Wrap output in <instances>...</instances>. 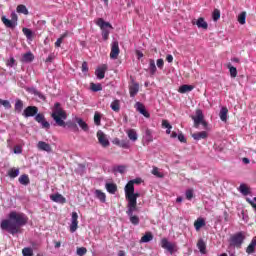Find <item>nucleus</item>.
Instances as JSON below:
<instances>
[{
    "instance_id": "nucleus-1",
    "label": "nucleus",
    "mask_w": 256,
    "mask_h": 256,
    "mask_svg": "<svg viewBox=\"0 0 256 256\" xmlns=\"http://www.w3.org/2000/svg\"><path fill=\"white\" fill-rule=\"evenodd\" d=\"M28 221L29 217L23 212L11 211L8 214V218L1 221L0 228L2 231L10 233V235H17L19 229L25 227Z\"/></svg>"
},
{
    "instance_id": "nucleus-2",
    "label": "nucleus",
    "mask_w": 256,
    "mask_h": 256,
    "mask_svg": "<svg viewBox=\"0 0 256 256\" xmlns=\"http://www.w3.org/2000/svg\"><path fill=\"white\" fill-rule=\"evenodd\" d=\"M58 127H65V119H67V113L61 108V103L56 102L53 107L51 115Z\"/></svg>"
},
{
    "instance_id": "nucleus-3",
    "label": "nucleus",
    "mask_w": 256,
    "mask_h": 256,
    "mask_svg": "<svg viewBox=\"0 0 256 256\" xmlns=\"http://www.w3.org/2000/svg\"><path fill=\"white\" fill-rule=\"evenodd\" d=\"M96 25L100 27L102 31V38L104 41L109 40V35L111 33V29H113V25L109 22H105L103 18H98L96 21Z\"/></svg>"
},
{
    "instance_id": "nucleus-4",
    "label": "nucleus",
    "mask_w": 256,
    "mask_h": 256,
    "mask_svg": "<svg viewBox=\"0 0 256 256\" xmlns=\"http://www.w3.org/2000/svg\"><path fill=\"white\" fill-rule=\"evenodd\" d=\"M243 241H245V234H243V232H238L230 237L229 245L230 247H236L237 249H241Z\"/></svg>"
},
{
    "instance_id": "nucleus-5",
    "label": "nucleus",
    "mask_w": 256,
    "mask_h": 256,
    "mask_svg": "<svg viewBox=\"0 0 256 256\" xmlns=\"http://www.w3.org/2000/svg\"><path fill=\"white\" fill-rule=\"evenodd\" d=\"M161 247L162 249H166L170 255H173L177 251V244L169 242L167 238L161 240Z\"/></svg>"
},
{
    "instance_id": "nucleus-6",
    "label": "nucleus",
    "mask_w": 256,
    "mask_h": 256,
    "mask_svg": "<svg viewBox=\"0 0 256 256\" xmlns=\"http://www.w3.org/2000/svg\"><path fill=\"white\" fill-rule=\"evenodd\" d=\"M124 191L127 201H133L134 203H137V199L141 197V194L135 193V188H132V191H130L129 188H124Z\"/></svg>"
},
{
    "instance_id": "nucleus-7",
    "label": "nucleus",
    "mask_w": 256,
    "mask_h": 256,
    "mask_svg": "<svg viewBox=\"0 0 256 256\" xmlns=\"http://www.w3.org/2000/svg\"><path fill=\"white\" fill-rule=\"evenodd\" d=\"M204 119L205 116L203 115V111L201 109L196 110L195 116H192L195 129H199V125H201V122H203Z\"/></svg>"
},
{
    "instance_id": "nucleus-8",
    "label": "nucleus",
    "mask_w": 256,
    "mask_h": 256,
    "mask_svg": "<svg viewBox=\"0 0 256 256\" xmlns=\"http://www.w3.org/2000/svg\"><path fill=\"white\" fill-rule=\"evenodd\" d=\"M37 113H39V108L36 106H28L24 109L22 115L27 119L29 117H35Z\"/></svg>"
},
{
    "instance_id": "nucleus-9",
    "label": "nucleus",
    "mask_w": 256,
    "mask_h": 256,
    "mask_svg": "<svg viewBox=\"0 0 256 256\" xmlns=\"http://www.w3.org/2000/svg\"><path fill=\"white\" fill-rule=\"evenodd\" d=\"M119 42L113 41L111 44V52H110V58L111 59H117L119 57Z\"/></svg>"
},
{
    "instance_id": "nucleus-10",
    "label": "nucleus",
    "mask_w": 256,
    "mask_h": 256,
    "mask_svg": "<svg viewBox=\"0 0 256 256\" xmlns=\"http://www.w3.org/2000/svg\"><path fill=\"white\" fill-rule=\"evenodd\" d=\"M77 219H79V215L77 214V212H72L71 225H70L71 233H75V231H77V228L79 225V221Z\"/></svg>"
},
{
    "instance_id": "nucleus-11",
    "label": "nucleus",
    "mask_w": 256,
    "mask_h": 256,
    "mask_svg": "<svg viewBox=\"0 0 256 256\" xmlns=\"http://www.w3.org/2000/svg\"><path fill=\"white\" fill-rule=\"evenodd\" d=\"M97 137L102 147H109V139H107V136L105 135V133H103V131L99 130L97 132Z\"/></svg>"
},
{
    "instance_id": "nucleus-12",
    "label": "nucleus",
    "mask_w": 256,
    "mask_h": 256,
    "mask_svg": "<svg viewBox=\"0 0 256 256\" xmlns=\"http://www.w3.org/2000/svg\"><path fill=\"white\" fill-rule=\"evenodd\" d=\"M193 25H196L198 29H204L207 30L209 29V24L205 21V18L200 17L197 19V21H192Z\"/></svg>"
},
{
    "instance_id": "nucleus-13",
    "label": "nucleus",
    "mask_w": 256,
    "mask_h": 256,
    "mask_svg": "<svg viewBox=\"0 0 256 256\" xmlns=\"http://www.w3.org/2000/svg\"><path fill=\"white\" fill-rule=\"evenodd\" d=\"M50 199L51 201H53L54 203H60L63 205V203H67V199H65V197H63V195L56 193V194H51L50 195Z\"/></svg>"
},
{
    "instance_id": "nucleus-14",
    "label": "nucleus",
    "mask_w": 256,
    "mask_h": 256,
    "mask_svg": "<svg viewBox=\"0 0 256 256\" xmlns=\"http://www.w3.org/2000/svg\"><path fill=\"white\" fill-rule=\"evenodd\" d=\"M129 93L130 97H135L137 93H139V83L132 81V83L129 85Z\"/></svg>"
},
{
    "instance_id": "nucleus-15",
    "label": "nucleus",
    "mask_w": 256,
    "mask_h": 256,
    "mask_svg": "<svg viewBox=\"0 0 256 256\" xmlns=\"http://www.w3.org/2000/svg\"><path fill=\"white\" fill-rule=\"evenodd\" d=\"M105 71H107V64L98 67L95 71L97 79H105Z\"/></svg>"
},
{
    "instance_id": "nucleus-16",
    "label": "nucleus",
    "mask_w": 256,
    "mask_h": 256,
    "mask_svg": "<svg viewBox=\"0 0 256 256\" xmlns=\"http://www.w3.org/2000/svg\"><path fill=\"white\" fill-rule=\"evenodd\" d=\"M142 179L141 178H136L133 180H130L124 189H129V191H133V189H135V185H140V183H142Z\"/></svg>"
},
{
    "instance_id": "nucleus-17",
    "label": "nucleus",
    "mask_w": 256,
    "mask_h": 256,
    "mask_svg": "<svg viewBox=\"0 0 256 256\" xmlns=\"http://www.w3.org/2000/svg\"><path fill=\"white\" fill-rule=\"evenodd\" d=\"M135 108L137 111H139L141 113V115H143L144 117L149 118V112H147V110H145V105H143V103L141 102H136L135 104Z\"/></svg>"
},
{
    "instance_id": "nucleus-18",
    "label": "nucleus",
    "mask_w": 256,
    "mask_h": 256,
    "mask_svg": "<svg viewBox=\"0 0 256 256\" xmlns=\"http://www.w3.org/2000/svg\"><path fill=\"white\" fill-rule=\"evenodd\" d=\"M27 91L29 93H31L32 95H35L36 97H38V99H41V101H45V99H46V97L43 95V93L38 91L35 87H30L27 89Z\"/></svg>"
},
{
    "instance_id": "nucleus-19",
    "label": "nucleus",
    "mask_w": 256,
    "mask_h": 256,
    "mask_svg": "<svg viewBox=\"0 0 256 256\" xmlns=\"http://www.w3.org/2000/svg\"><path fill=\"white\" fill-rule=\"evenodd\" d=\"M137 210V202L128 200V209L126 211L127 215H133L135 211Z\"/></svg>"
},
{
    "instance_id": "nucleus-20",
    "label": "nucleus",
    "mask_w": 256,
    "mask_h": 256,
    "mask_svg": "<svg viewBox=\"0 0 256 256\" xmlns=\"http://www.w3.org/2000/svg\"><path fill=\"white\" fill-rule=\"evenodd\" d=\"M192 137L195 141H201V139H207V137H209V134L207 133V131L196 132L192 134Z\"/></svg>"
},
{
    "instance_id": "nucleus-21",
    "label": "nucleus",
    "mask_w": 256,
    "mask_h": 256,
    "mask_svg": "<svg viewBox=\"0 0 256 256\" xmlns=\"http://www.w3.org/2000/svg\"><path fill=\"white\" fill-rule=\"evenodd\" d=\"M37 147L40 151H46V153H51V145L46 142L39 141Z\"/></svg>"
},
{
    "instance_id": "nucleus-22",
    "label": "nucleus",
    "mask_w": 256,
    "mask_h": 256,
    "mask_svg": "<svg viewBox=\"0 0 256 256\" xmlns=\"http://www.w3.org/2000/svg\"><path fill=\"white\" fill-rule=\"evenodd\" d=\"M106 191L111 195H115L117 193V184L115 183H106L105 184Z\"/></svg>"
},
{
    "instance_id": "nucleus-23",
    "label": "nucleus",
    "mask_w": 256,
    "mask_h": 256,
    "mask_svg": "<svg viewBox=\"0 0 256 256\" xmlns=\"http://www.w3.org/2000/svg\"><path fill=\"white\" fill-rule=\"evenodd\" d=\"M255 247H256V236L251 240L250 244L246 248V253H248V255H252V253H255Z\"/></svg>"
},
{
    "instance_id": "nucleus-24",
    "label": "nucleus",
    "mask_w": 256,
    "mask_h": 256,
    "mask_svg": "<svg viewBox=\"0 0 256 256\" xmlns=\"http://www.w3.org/2000/svg\"><path fill=\"white\" fill-rule=\"evenodd\" d=\"M238 191L244 195V197H247V195H251V190L247 187L246 184H240Z\"/></svg>"
},
{
    "instance_id": "nucleus-25",
    "label": "nucleus",
    "mask_w": 256,
    "mask_h": 256,
    "mask_svg": "<svg viewBox=\"0 0 256 256\" xmlns=\"http://www.w3.org/2000/svg\"><path fill=\"white\" fill-rule=\"evenodd\" d=\"M1 21L8 29H15L16 27L15 22H12L11 20L7 19V17L5 16H2Z\"/></svg>"
},
{
    "instance_id": "nucleus-26",
    "label": "nucleus",
    "mask_w": 256,
    "mask_h": 256,
    "mask_svg": "<svg viewBox=\"0 0 256 256\" xmlns=\"http://www.w3.org/2000/svg\"><path fill=\"white\" fill-rule=\"evenodd\" d=\"M197 248L199 249L200 253L205 255L206 250H207V244H205V241L203 239L198 240Z\"/></svg>"
},
{
    "instance_id": "nucleus-27",
    "label": "nucleus",
    "mask_w": 256,
    "mask_h": 256,
    "mask_svg": "<svg viewBox=\"0 0 256 256\" xmlns=\"http://www.w3.org/2000/svg\"><path fill=\"white\" fill-rule=\"evenodd\" d=\"M35 59V56H33V53L27 52L22 56V63H31Z\"/></svg>"
},
{
    "instance_id": "nucleus-28",
    "label": "nucleus",
    "mask_w": 256,
    "mask_h": 256,
    "mask_svg": "<svg viewBox=\"0 0 256 256\" xmlns=\"http://www.w3.org/2000/svg\"><path fill=\"white\" fill-rule=\"evenodd\" d=\"M14 110L16 113H21V111H23V100L16 99L14 104Z\"/></svg>"
},
{
    "instance_id": "nucleus-29",
    "label": "nucleus",
    "mask_w": 256,
    "mask_h": 256,
    "mask_svg": "<svg viewBox=\"0 0 256 256\" xmlns=\"http://www.w3.org/2000/svg\"><path fill=\"white\" fill-rule=\"evenodd\" d=\"M229 113V109H227V107H222L219 113V117L221 119V121H223L224 123L227 121V114Z\"/></svg>"
},
{
    "instance_id": "nucleus-30",
    "label": "nucleus",
    "mask_w": 256,
    "mask_h": 256,
    "mask_svg": "<svg viewBox=\"0 0 256 256\" xmlns=\"http://www.w3.org/2000/svg\"><path fill=\"white\" fill-rule=\"evenodd\" d=\"M143 140L145 141V143H152V141H153V133L151 132V130L147 129L145 131V134L143 136Z\"/></svg>"
},
{
    "instance_id": "nucleus-31",
    "label": "nucleus",
    "mask_w": 256,
    "mask_h": 256,
    "mask_svg": "<svg viewBox=\"0 0 256 256\" xmlns=\"http://www.w3.org/2000/svg\"><path fill=\"white\" fill-rule=\"evenodd\" d=\"M194 227H195L196 231H200L201 227H205V219H203V218H198V219L194 222Z\"/></svg>"
},
{
    "instance_id": "nucleus-32",
    "label": "nucleus",
    "mask_w": 256,
    "mask_h": 256,
    "mask_svg": "<svg viewBox=\"0 0 256 256\" xmlns=\"http://www.w3.org/2000/svg\"><path fill=\"white\" fill-rule=\"evenodd\" d=\"M149 73L150 75H154L155 73H157V66L155 65V60L150 59L149 60Z\"/></svg>"
},
{
    "instance_id": "nucleus-33",
    "label": "nucleus",
    "mask_w": 256,
    "mask_h": 256,
    "mask_svg": "<svg viewBox=\"0 0 256 256\" xmlns=\"http://www.w3.org/2000/svg\"><path fill=\"white\" fill-rule=\"evenodd\" d=\"M150 241H153V234L151 232H147L142 236L140 243H149Z\"/></svg>"
},
{
    "instance_id": "nucleus-34",
    "label": "nucleus",
    "mask_w": 256,
    "mask_h": 256,
    "mask_svg": "<svg viewBox=\"0 0 256 256\" xmlns=\"http://www.w3.org/2000/svg\"><path fill=\"white\" fill-rule=\"evenodd\" d=\"M110 108L112 109V111H115L116 113H119V111L121 110V104L119 103V100H114L110 104Z\"/></svg>"
},
{
    "instance_id": "nucleus-35",
    "label": "nucleus",
    "mask_w": 256,
    "mask_h": 256,
    "mask_svg": "<svg viewBox=\"0 0 256 256\" xmlns=\"http://www.w3.org/2000/svg\"><path fill=\"white\" fill-rule=\"evenodd\" d=\"M127 135L130 141H137L138 139L137 131H135V129L128 130Z\"/></svg>"
},
{
    "instance_id": "nucleus-36",
    "label": "nucleus",
    "mask_w": 256,
    "mask_h": 256,
    "mask_svg": "<svg viewBox=\"0 0 256 256\" xmlns=\"http://www.w3.org/2000/svg\"><path fill=\"white\" fill-rule=\"evenodd\" d=\"M95 195H96L97 199H99V201H101V203H105V201L107 200V196L101 190H96Z\"/></svg>"
},
{
    "instance_id": "nucleus-37",
    "label": "nucleus",
    "mask_w": 256,
    "mask_h": 256,
    "mask_svg": "<svg viewBox=\"0 0 256 256\" xmlns=\"http://www.w3.org/2000/svg\"><path fill=\"white\" fill-rule=\"evenodd\" d=\"M17 13H22V15H29V10L27 9V6L20 4L16 8Z\"/></svg>"
},
{
    "instance_id": "nucleus-38",
    "label": "nucleus",
    "mask_w": 256,
    "mask_h": 256,
    "mask_svg": "<svg viewBox=\"0 0 256 256\" xmlns=\"http://www.w3.org/2000/svg\"><path fill=\"white\" fill-rule=\"evenodd\" d=\"M76 122L78 123L79 127L82 128V130H84L85 132L89 131V125H87L83 119L76 118Z\"/></svg>"
},
{
    "instance_id": "nucleus-39",
    "label": "nucleus",
    "mask_w": 256,
    "mask_h": 256,
    "mask_svg": "<svg viewBox=\"0 0 256 256\" xmlns=\"http://www.w3.org/2000/svg\"><path fill=\"white\" fill-rule=\"evenodd\" d=\"M90 89L94 93H97L98 91H103V86L100 83L98 84L90 83Z\"/></svg>"
},
{
    "instance_id": "nucleus-40",
    "label": "nucleus",
    "mask_w": 256,
    "mask_h": 256,
    "mask_svg": "<svg viewBox=\"0 0 256 256\" xmlns=\"http://www.w3.org/2000/svg\"><path fill=\"white\" fill-rule=\"evenodd\" d=\"M193 89V86L184 84L179 87V93H189Z\"/></svg>"
},
{
    "instance_id": "nucleus-41",
    "label": "nucleus",
    "mask_w": 256,
    "mask_h": 256,
    "mask_svg": "<svg viewBox=\"0 0 256 256\" xmlns=\"http://www.w3.org/2000/svg\"><path fill=\"white\" fill-rule=\"evenodd\" d=\"M19 183L21 185H29V183H30L29 176L27 174L21 175L19 177Z\"/></svg>"
},
{
    "instance_id": "nucleus-42",
    "label": "nucleus",
    "mask_w": 256,
    "mask_h": 256,
    "mask_svg": "<svg viewBox=\"0 0 256 256\" xmlns=\"http://www.w3.org/2000/svg\"><path fill=\"white\" fill-rule=\"evenodd\" d=\"M128 217H129L130 223H132V225H139V222H140L139 216L131 214V215H128Z\"/></svg>"
},
{
    "instance_id": "nucleus-43",
    "label": "nucleus",
    "mask_w": 256,
    "mask_h": 256,
    "mask_svg": "<svg viewBox=\"0 0 256 256\" xmlns=\"http://www.w3.org/2000/svg\"><path fill=\"white\" fill-rule=\"evenodd\" d=\"M246 19H247V13L246 12H242V13L239 14L238 22L240 23V25H245Z\"/></svg>"
},
{
    "instance_id": "nucleus-44",
    "label": "nucleus",
    "mask_w": 256,
    "mask_h": 256,
    "mask_svg": "<svg viewBox=\"0 0 256 256\" xmlns=\"http://www.w3.org/2000/svg\"><path fill=\"white\" fill-rule=\"evenodd\" d=\"M22 33H24V35L27 39L33 38V31H31V29H29V28H23Z\"/></svg>"
},
{
    "instance_id": "nucleus-45",
    "label": "nucleus",
    "mask_w": 256,
    "mask_h": 256,
    "mask_svg": "<svg viewBox=\"0 0 256 256\" xmlns=\"http://www.w3.org/2000/svg\"><path fill=\"white\" fill-rule=\"evenodd\" d=\"M152 175H155V177H158L159 179H163L165 177V175H163V173H161L159 171V168H157V167H154L152 169Z\"/></svg>"
},
{
    "instance_id": "nucleus-46",
    "label": "nucleus",
    "mask_w": 256,
    "mask_h": 256,
    "mask_svg": "<svg viewBox=\"0 0 256 256\" xmlns=\"http://www.w3.org/2000/svg\"><path fill=\"white\" fill-rule=\"evenodd\" d=\"M228 69L230 71V77L235 79V77H237V68L233 67L231 64H228Z\"/></svg>"
},
{
    "instance_id": "nucleus-47",
    "label": "nucleus",
    "mask_w": 256,
    "mask_h": 256,
    "mask_svg": "<svg viewBox=\"0 0 256 256\" xmlns=\"http://www.w3.org/2000/svg\"><path fill=\"white\" fill-rule=\"evenodd\" d=\"M22 255L23 256H33V248H29V247L23 248Z\"/></svg>"
},
{
    "instance_id": "nucleus-48",
    "label": "nucleus",
    "mask_w": 256,
    "mask_h": 256,
    "mask_svg": "<svg viewBox=\"0 0 256 256\" xmlns=\"http://www.w3.org/2000/svg\"><path fill=\"white\" fill-rule=\"evenodd\" d=\"M94 123L97 126L101 125V113L95 112V114H94Z\"/></svg>"
},
{
    "instance_id": "nucleus-49",
    "label": "nucleus",
    "mask_w": 256,
    "mask_h": 256,
    "mask_svg": "<svg viewBox=\"0 0 256 256\" xmlns=\"http://www.w3.org/2000/svg\"><path fill=\"white\" fill-rule=\"evenodd\" d=\"M8 175L12 179H15V177L19 176V169H11V170H9Z\"/></svg>"
},
{
    "instance_id": "nucleus-50",
    "label": "nucleus",
    "mask_w": 256,
    "mask_h": 256,
    "mask_svg": "<svg viewBox=\"0 0 256 256\" xmlns=\"http://www.w3.org/2000/svg\"><path fill=\"white\" fill-rule=\"evenodd\" d=\"M76 254H77L78 256L87 255V248H85V247L77 248Z\"/></svg>"
},
{
    "instance_id": "nucleus-51",
    "label": "nucleus",
    "mask_w": 256,
    "mask_h": 256,
    "mask_svg": "<svg viewBox=\"0 0 256 256\" xmlns=\"http://www.w3.org/2000/svg\"><path fill=\"white\" fill-rule=\"evenodd\" d=\"M212 17L213 21H219V19L221 18V12L218 9L214 10Z\"/></svg>"
},
{
    "instance_id": "nucleus-52",
    "label": "nucleus",
    "mask_w": 256,
    "mask_h": 256,
    "mask_svg": "<svg viewBox=\"0 0 256 256\" xmlns=\"http://www.w3.org/2000/svg\"><path fill=\"white\" fill-rule=\"evenodd\" d=\"M0 105H3L5 109H11V102L9 100L0 99Z\"/></svg>"
},
{
    "instance_id": "nucleus-53",
    "label": "nucleus",
    "mask_w": 256,
    "mask_h": 256,
    "mask_svg": "<svg viewBox=\"0 0 256 256\" xmlns=\"http://www.w3.org/2000/svg\"><path fill=\"white\" fill-rule=\"evenodd\" d=\"M185 196L188 201H191L193 199V189L186 190Z\"/></svg>"
},
{
    "instance_id": "nucleus-54",
    "label": "nucleus",
    "mask_w": 256,
    "mask_h": 256,
    "mask_svg": "<svg viewBox=\"0 0 256 256\" xmlns=\"http://www.w3.org/2000/svg\"><path fill=\"white\" fill-rule=\"evenodd\" d=\"M7 67H15L17 65L15 58L11 57L7 62H6Z\"/></svg>"
},
{
    "instance_id": "nucleus-55",
    "label": "nucleus",
    "mask_w": 256,
    "mask_h": 256,
    "mask_svg": "<svg viewBox=\"0 0 256 256\" xmlns=\"http://www.w3.org/2000/svg\"><path fill=\"white\" fill-rule=\"evenodd\" d=\"M45 120V116H43V114H36L35 115V121H37V123H41Z\"/></svg>"
},
{
    "instance_id": "nucleus-56",
    "label": "nucleus",
    "mask_w": 256,
    "mask_h": 256,
    "mask_svg": "<svg viewBox=\"0 0 256 256\" xmlns=\"http://www.w3.org/2000/svg\"><path fill=\"white\" fill-rule=\"evenodd\" d=\"M11 21L14 23L15 27H17L18 16L15 12L11 13Z\"/></svg>"
},
{
    "instance_id": "nucleus-57",
    "label": "nucleus",
    "mask_w": 256,
    "mask_h": 256,
    "mask_svg": "<svg viewBox=\"0 0 256 256\" xmlns=\"http://www.w3.org/2000/svg\"><path fill=\"white\" fill-rule=\"evenodd\" d=\"M156 65H157L158 69H163V67L165 65V61L162 58H160L157 60Z\"/></svg>"
},
{
    "instance_id": "nucleus-58",
    "label": "nucleus",
    "mask_w": 256,
    "mask_h": 256,
    "mask_svg": "<svg viewBox=\"0 0 256 256\" xmlns=\"http://www.w3.org/2000/svg\"><path fill=\"white\" fill-rule=\"evenodd\" d=\"M162 127H164L165 129H173V126H171V124L167 120L162 121Z\"/></svg>"
},
{
    "instance_id": "nucleus-59",
    "label": "nucleus",
    "mask_w": 256,
    "mask_h": 256,
    "mask_svg": "<svg viewBox=\"0 0 256 256\" xmlns=\"http://www.w3.org/2000/svg\"><path fill=\"white\" fill-rule=\"evenodd\" d=\"M120 147H122V149H129L130 145L128 141L122 140L120 142Z\"/></svg>"
},
{
    "instance_id": "nucleus-60",
    "label": "nucleus",
    "mask_w": 256,
    "mask_h": 256,
    "mask_svg": "<svg viewBox=\"0 0 256 256\" xmlns=\"http://www.w3.org/2000/svg\"><path fill=\"white\" fill-rule=\"evenodd\" d=\"M114 171H116L117 173H125V166L123 165H120V166H117Z\"/></svg>"
},
{
    "instance_id": "nucleus-61",
    "label": "nucleus",
    "mask_w": 256,
    "mask_h": 256,
    "mask_svg": "<svg viewBox=\"0 0 256 256\" xmlns=\"http://www.w3.org/2000/svg\"><path fill=\"white\" fill-rule=\"evenodd\" d=\"M14 153L16 155H21V153H23V148H21V146H15L14 147Z\"/></svg>"
},
{
    "instance_id": "nucleus-62",
    "label": "nucleus",
    "mask_w": 256,
    "mask_h": 256,
    "mask_svg": "<svg viewBox=\"0 0 256 256\" xmlns=\"http://www.w3.org/2000/svg\"><path fill=\"white\" fill-rule=\"evenodd\" d=\"M178 141H180V143H186L187 139H185V135H183V133L178 134Z\"/></svg>"
},
{
    "instance_id": "nucleus-63",
    "label": "nucleus",
    "mask_w": 256,
    "mask_h": 256,
    "mask_svg": "<svg viewBox=\"0 0 256 256\" xmlns=\"http://www.w3.org/2000/svg\"><path fill=\"white\" fill-rule=\"evenodd\" d=\"M89 71V66L87 65V62L82 63V73H87Z\"/></svg>"
},
{
    "instance_id": "nucleus-64",
    "label": "nucleus",
    "mask_w": 256,
    "mask_h": 256,
    "mask_svg": "<svg viewBox=\"0 0 256 256\" xmlns=\"http://www.w3.org/2000/svg\"><path fill=\"white\" fill-rule=\"evenodd\" d=\"M41 125H42L43 129H49V127H51V124H49V122H47V120L42 121Z\"/></svg>"
}]
</instances>
